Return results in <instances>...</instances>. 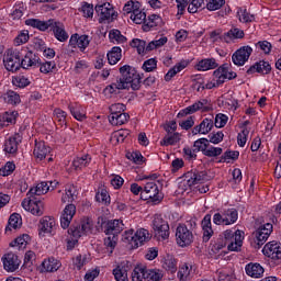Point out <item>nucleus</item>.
<instances>
[{"label": "nucleus", "instance_id": "f257e3e1", "mask_svg": "<svg viewBox=\"0 0 281 281\" xmlns=\"http://www.w3.org/2000/svg\"><path fill=\"white\" fill-rule=\"evenodd\" d=\"M120 74L123 78V85L125 89H133V91H139L142 87V77L137 74L135 68L130 65H124L120 68Z\"/></svg>", "mask_w": 281, "mask_h": 281}, {"label": "nucleus", "instance_id": "f03ea898", "mask_svg": "<svg viewBox=\"0 0 281 281\" xmlns=\"http://www.w3.org/2000/svg\"><path fill=\"white\" fill-rule=\"evenodd\" d=\"M273 233V224L271 223H266L261 225L254 234L250 239V246L254 249H260L262 245L269 240V237Z\"/></svg>", "mask_w": 281, "mask_h": 281}, {"label": "nucleus", "instance_id": "7ed1b4c3", "mask_svg": "<svg viewBox=\"0 0 281 281\" xmlns=\"http://www.w3.org/2000/svg\"><path fill=\"white\" fill-rule=\"evenodd\" d=\"M21 53L12 48L7 49L3 56V65L7 71H19L21 69Z\"/></svg>", "mask_w": 281, "mask_h": 281}, {"label": "nucleus", "instance_id": "20e7f679", "mask_svg": "<svg viewBox=\"0 0 281 281\" xmlns=\"http://www.w3.org/2000/svg\"><path fill=\"white\" fill-rule=\"evenodd\" d=\"M26 196L27 198L22 201V207H24L26 212H31L34 216H43V213L45 212L43 201L38 200L36 196Z\"/></svg>", "mask_w": 281, "mask_h": 281}, {"label": "nucleus", "instance_id": "39448f33", "mask_svg": "<svg viewBox=\"0 0 281 281\" xmlns=\"http://www.w3.org/2000/svg\"><path fill=\"white\" fill-rule=\"evenodd\" d=\"M176 240L179 247H188L194 241V235L186 224H180L176 231Z\"/></svg>", "mask_w": 281, "mask_h": 281}, {"label": "nucleus", "instance_id": "423d86ee", "mask_svg": "<svg viewBox=\"0 0 281 281\" xmlns=\"http://www.w3.org/2000/svg\"><path fill=\"white\" fill-rule=\"evenodd\" d=\"M153 229L157 236H160L162 240H166L170 236V226L168 222L161 217V215H155L153 220Z\"/></svg>", "mask_w": 281, "mask_h": 281}, {"label": "nucleus", "instance_id": "0eeeda50", "mask_svg": "<svg viewBox=\"0 0 281 281\" xmlns=\"http://www.w3.org/2000/svg\"><path fill=\"white\" fill-rule=\"evenodd\" d=\"M94 10L98 16H100V23H102V21H109V19H111L112 21L114 19H117V13H115L113 4L109 2H105L103 4H97Z\"/></svg>", "mask_w": 281, "mask_h": 281}, {"label": "nucleus", "instance_id": "6e6552de", "mask_svg": "<svg viewBox=\"0 0 281 281\" xmlns=\"http://www.w3.org/2000/svg\"><path fill=\"white\" fill-rule=\"evenodd\" d=\"M262 254L266 258H270V260H281V243L280 241H268L263 248Z\"/></svg>", "mask_w": 281, "mask_h": 281}, {"label": "nucleus", "instance_id": "1a4fd4ad", "mask_svg": "<svg viewBox=\"0 0 281 281\" xmlns=\"http://www.w3.org/2000/svg\"><path fill=\"white\" fill-rule=\"evenodd\" d=\"M131 234V240H132V247L134 249H137V247H142L146 240H150V234L147 229L140 228L138 231L128 229V233Z\"/></svg>", "mask_w": 281, "mask_h": 281}, {"label": "nucleus", "instance_id": "9d476101", "mask_svg": "<svg viewBox=\"0 0 281 281\" xmlns=\"http://www.w3.org/2000/svg\"><path fill=\"white\" fill-rule=\"evenodd\" d=\"M102 227L104 228V234L106 236H116L124 231V223L120 220H110L102 222Z\"/></svg>", "mask_w": 281, "mask_h": 281}, {"label": "nucleus", "instance_id": "9b49d317", "mask_svg": "<svg viewBox=\"0 0 281 281\" xmlns=\"http://www.w3.org/2000/svg\"><path fill=\"white\" fill-rule=\"evenodd\" d=\"M187 183L189 188H192V186H196L198 183H205L206 181H210L212 177L207 175V171H190L186 176Z\"/></svg>", "mask_w": 281, "mask_h": 281}, {"label": "nucleus", "instance_id": "f8f14e48", "mask_svg": "<svg viewBox=\"0 0 281 281\" xmlns=\"http://www.w3.org/2000/svg\"><path fill=\"white\" fill-rule=\"evenodd\" d=\"M22 69H36L41 67V57L29 50L21 60Z\"/></svg>", "mask_w": 281, "mask_h": 281}, {"label": "nucleus", "instance_id": "ddd939ff", "mask_svg": "<svg viewBox=\"0 0 281 281\" xmlns=\"http://www.w3.org/2000/svg\"><path fill=\"white\" fill-rule=\"evenodd\" d=\"M3 267L5 271L14 272L16 269H19L21 265V260L19 259V256H16L14 252H9L3 256L2 258Z\"/></svg>", "mask_w": 281, "mask_h": 281}, {"label": "nucleus", "instance_id": "4468645a", "mask_svg": "<svg viewBox=\"0 0 281 281\" xmlns=\"http://www.w3.org/2000/svg\"><path fill=\"white\" fill-rule=\"evenodd\" d=\"M74 216H76V205L74 204L66 205L60 217V225L63 229H67V227L71 225V221H74Z\"/></svg>", "mask_w": 281, "mask_h": 281}, {"label": "nucleus", "instance_id": "2eb2a0df", "mask_svg": "<svg viewBox=\"0 0 281 281\" xmlns=\"http://www.w3.org/2000/svg\"><path fill=\"white\" fill-rule=\"evenodd\" d=\"M50 30L59 43H65L69 38V34H67V31H65V24H63L60 21L54 20Z\"/></svg>", "mask_w": 281, "mask_h": 281}, {"label": "nucleus", "instance_id": "dca6fc26", "mask_svg": "<svg viewBox=\"0 0 281 281\" xmlns=\"http://www.w3.org/2000/svg\"><path fill=\"white\" fill-rule=\"evenodd\" d=\"M145 190L149 195V200L151 201V203H161V201L164 200V194L159 193V187H157V183L147 182L145 184Z\"/></svg>", "mask_w": 281, "mask_h": 281}, {"label": "nucleus", "instance_id": "f3484780", "mask_svg": "<svg viewBox=\"0 0 281 281\" xmlns=\"http://www.w3.org/2000/svg\"><path fill=\"white\" fill-rule=\"evenodd\" d=\"M202 229H203V243H209L212 236H214V231L212 229V215L206 214L202 220Z\"/></svg>", "mask_w": 281, "mask_h": 281}, {"label": "nucleus", "instance_id": "a211bd4d", "mask_svg": "<svg viewBox=\"0 0 281 281\" xmlns=\"http://www.w3.org/2000/svg\"><path fill=\"white\" fill-rule=\"evenodd\" d=\"M238 38H245V31L237 27H233L220 36V41L223 43H232V41H236Z\"/></svg>", "mask_w": 281, "mask_h": 281}, {"label": "nucleus", "instance_id": "6ab92c4d", "mask_svg": "<svg viewBox=\"0 0 281 281\" xmlns=\"http://www.w3.org/2000/svg\"><path fill=\"white\" fill-rule=\"evenodd\" d=\"M26 25H30L31 27H35L36 30H40V32H46V30L52 29V25H54V19H49L47 21H41L38 19H29L25 21Z\"/></svg>", "mask_w": 281, "mask_h": 281}, {"label": "nucleus", "instance_id": "aec40b11", "mask_svg": "<svg viewBox=\"0 0 281 281\" xmlns=\"http://www.w3.org/2000/svg\"><path fill=\"white\" fill-rule=\"evenodd\" d=\"M247 74H262L263 76L271 74V64L265 60L257 61L255 65L249 67Z\"/></svg>", "mask_w": 281, "mask_h": 281}, {"label": "nucleus", "instance_id": "412c9836", "mask_svg": "<svg viewBox=\"0 0 281 281\" xmlns=\"http://www.w3.org/2000/svg\"><path fill=\"white\" fill-rule=\"evenodd\" d=\"M128 265H131V262L123 261L113 270V276L116 281H128Z\"/></svg>", "mask_w": 281, "mask_h": 281}, {"label": "nucleus", "instance_id": "4be33fe9", "mask_svg": "<svg viewBox=\"0 0 281 281\" xmlns=\"http://www.w3.org/2000/svg\"><path fill=\"white\" fill-rule=\"evenodd\" d=\"M233 63L237 67H243L247 63V46H243L237 49L232 56Z\"/></svg>", "mask_w": 281, "mask_h": 281}, {"label": "nucleus", "instance_id": "5701e85b", "mask_svg": "<svg viewBox=\"0 0 281 281\" xmlns=\"http://www.w3.org/2000/svg\"><path fill=\"white\" fill-rule=\"evenodd\" d=\"M244 238H245V233L240 231H236L234 239H232L227 246L228 251H240V247H243Z\"/></svg>", "mask_w": 281, "mask_h": 281}, {"label": "nucleus", "instance_id": "b1692460", "mask_svg": "<svg viewBox=\"0 0 281 281\" xmlns=\"http://www.w3.org/2000/svg\"><path fill=\"white\" fill-rule=\"evenodd\" d=\"M21 136L19 134H15L14 136L9 137L4 143V150L5 153H9L10 155H14L16 150H19V143Z\"/></svg>", "mask_w": 281, "mask_h": 281}, {"label": "nucleus", "instance_id": "393cba45", "mask_svg": "<svg viewBox=\"0 0 281 281\" xmlns=\"http://www.w3.org/2000/svg\"><path fill=\"white\" fill-rule=\"evenodd\" d=\"M52 148H49V146L45 145V142H38L35 143V148L33 150V155L34 157H36V159H45V157H47V155H49Z\"/></svg>", "mask_w": 281, "mask_h": 281}, {"label": "nucleus", "instance_id": "a878e982", "mask_svg": "<svg viewBox=\"0 0 281 281\" xmlns=\"http://www.w3.org/2000/svg\"><path fill=\"white\" fill-rule=\"evenodd\" d=\"M49 190V182H41L36 187L30 189L26 193V196H41L43 194H47Z\"/></svg>", "mask_w": 281, "mask_h": 281}, {"label": "nucleus", "instance_id": "bb28decb", "mask_svg": "<svg viewBox=\"0 0 281 281\" xmlns=\"http://www.w3.org/2000/svg\"><path fill=\"white\" fill-rule=\"evenodd\" d=\"M68 109L75 120H78V122H85V120H87V114L85 113V110H82V106L80 104H69Z\"/></svg>", "mask_w": 281, "mask_h": 281}, {"label": "nucleus", "instance_id": "cd10ccee", "mask_svg": "<svg viewBox=\"0 0 281 281\" xmlns=\"http://www.w3.org/2000/svg\"><path fill=\"white\" fill-rule=\"evenodd\" d=\"M188 67V61H180L176 66L169 69V71L165 75L166 82H170L172 78H175L179 71H183Z\"/></svg>", "mask_w": 281, "mask_h": 281}, {"label": "nucleus", "instance_id": "c85d7f7f", "mask_svg": "<svg viewBox=\"0 0 281 281\" xmlns=\"http://www.w3.org/2000/svg\"><path fill=\"white\" fill-rule=\"evenodd\" d=\"M161 23V16L157 14H151L148 16V19L145 18V22L143 24V31L144 32H150L153 27H157Z\"/></svg>", "mask_w": 281, "mask_h": 281}, {"label": "nucleus", "instance_id": "c756f323", "mask_svg": "<svg viewBox=\"0 0 281 281\" xmlns=\"http://www.w3.org/2000/svg\"><path fill=\"white\" fill-rule=\"evenodd\" d=\"M60 269V262H58L54 257L45 259L42 262V271L50 272L58 271Z\"/></svg>", "mask_w": 281, "mask_h": 281}, {"label": "nucleus", "instance_id": "7c9ffc66", "mask_svg": "<svg viewBox=\"0 0 281 281\" xmlns=\"http://www.w3.org/2000/svg\"><path fill=\"white\" fill-rule=\"evenodd\" d=\"M56 226V221L52 217H43L40 222V232H44V234H52V229Z\"/></svg>", "mask_w": 281, "mask_h": 281}, {"label": "nucleus", "instance_id": "2f4dec72", "mask_svg": "<svg viewBox=\"0 0 281 281\" xmlns=\"http://www.w3.org/2000/svg\"><path fill=\"white\" fill-rule=\"evenodd\" d=\"M247 276H250V278H262L265 276V268L260 263H248Z\"/></svg>", "mask_w": 281, "mask_h": 281}, {"label": "nucleus", "instance_id": "473e14b6", "mask_svg": "<svg viewBox=\"0 0 281 281\" xmlns=\"http://www.w3.org/2000/svg\"><path fill=\"white\" fill-rule=\"evenodd\" d=\"M122 60V48L114 46L111 52L108 53V61L110 65H117Z\"/></svg>", "mask_w": 281, "mask_h": 281}, {"label": "nucleus", "instance_id": "72a5a7b5", "mask_svg": "<svg viewBox=\"0 0 281 281\" xmlns=\"http://www.w3.org/2000/svg\"><path fill=\"white\" fill-rule=\"evenodd\" d=\"M216 67H218V64L214 58L202 59L198 64L199 71H210V69H216Z\"/></svg>", "mask_w": 281, "mask_h": 281}, {"label": "nucleus", "instance_id": "f704fd0d", "mask_svg": "<svg viewBox=\"0 0 281 281\" xmlns=\"http://www.w3.org/2000/svg\"><path fill=\"white\" fill-rule=\"evenodd\" d=\"M240 153L237 150H226L220 158V164H232V161H236Z\"/></svg>", "mask_w": 281, "mask_h": 281}, {"label": "nucleus", "instance_id": "c9c22d12", "mask_svg": "<svg viewBox=\"0 0 281 281\" xmlns=\"http://www.w3.org/2000/svg\"><path fill=\"white\" fill-rule=\"evenodd\" d=\"M162 267L166 269V271H169V273H177V259L170 255H167Z\"/></svg>", "mask_w": 281, "mask_h": 281}, {"label": "nucleus", "instance_id": "e433bc0d", "mask_svg": "<svg viewBox=\"0 0 281 281\" xmlns=\"http://www.w3.org/2000/svg\"><path fill=\"white\" fill-rule=\"evenodd\" d=\"M131 119V115L128 113H120L115 116H109V121L114 124V126H122V124H126L128 120Z\"/></svg>", "mask_w": 281, "mask_h": 281}, {"label": "nucleus", "instance_id": "4c0bfd02", "mask_svg": "<svg viewBox=\"0 0 281 281\" xmlns=\"http://www.w3.org/2000/svg\"><path fill=\"white\" fill-rule=\"evenodd\" d=\"M27 243H30V235L24 234L11 241L10 247H19L20 249H25V247H27Z\"/></svg>", "mask_w": 281, "mask_h": 281}, {"label": "nucleus", "instance_id": "58836bf2", "mask_svg": "<svg viewBox=\"0 0 281 281\" xmlns=\"http://www.w3.org/2000/svg\"><path fill=\"white\" fill-rule=\"evenodd\" d=\"M210 146V140L207 138H199L193 144V153L203 151V155H205V150H207Z\"/></svg>", "mask_w": 281, "mask_h": 281}, {"label": "nucleus", "instance_id": "ea45409f", "mask_svg": "<svg viewBox=\"0 0 281 281\" xmlns=\"http://www.w3.org/2000/svg\"><path fill=\"white\" fill-rule=\"evenodd\" d=\"M179 133H173L170 132L168 135L164 137L161 140V146H175L178 142H180Z\"/></svg>", "mask_w": 281, "mask_h": 281}, {"label": "nucleus", "instance_id": "a19ab883", "mask_svg": "<svg viewBox=\"0 0 281 281\" xmlns=\"http://www.w3.org/2000/svg\"><path fill=\"white\" fill-rule=\"evenodd\" d=\"M91 162V157H89V155H85L82 157H77L74 161H72V166L75 168V170L81 169V168H87V166H89V164Z\"/></svg>", "mask_w": 281, "mask_h": 281}, {"label": "nucleus", "instance_id": "79ce46f5", "mask_svg": "<svg viewBox=\"0 0 281 281\" xmlns=\"http://www.w3.org/2000/svg\"><path fill=\"white\" fill-rule=\"evenodd\" d=\"M161 278H164V273H161V270L147 269L146 268L145 280H147V281H160Z\"/></svg>", "mask_w": 281, "mask_h": 281}, {"label": "nucleus", "instance_id": "37998d69", "mask_svg": "<svg viewBox=\"0 0 281 281\" xmlns=\"http://www.w3.org/2000/svg\"><path fill=\"white\" fill-rule=\"evenodd\" d=\"M4 101L7 102V104L16 105L21 103V95H19V93H16L15 91L9 90L4 94Z\"/></svg>", "mask_w": 281, "mask_h": 281}, {"label": "nucleus", "instance_id": "c03bdc74", "mask_svg": "<svg viewBox=\"0 0 281 281\" xmlns=\"http://www.w3.org/2000/svg\"><path fill=\"white\" fill-rule=\"evenodd\" d=\"M225 67H227V64L220 66L215 71H213V80L220 85L225 82Z\"/></svg>", "mask_w": 281, "mask_h": 281}, {"label": "nucleus", "instance_id": "a18cd8bd", "mask_svg": "<svg viewBox=\"0 0 281 281\" xmlns=\"http://www.w3.org/2000/svg\"><path fill=\"white\" fill-rule=\"evenodd\" d=\"M146 280V267H135L132 272V281Z\"/></svg>", "mask_w": 281, "mask_h": 281}, {"label": "nucleus", "instance_id": "49530a36", "mask_svg": "<svg viewBox=\"0 0 281 281\" xmlns=\"http://www.w3.org/2000/svg\"><path fill=\"white\" fill-rule=\"evenodd\" d=\"M224 218H227L226 225H234L238 221V211L236 209H228L224 211Z\"/></svg>", "mask_w": 281, "mask_h": 281}, {"label": "nucleus", "instance_id": "de8ad7c7", "mask_svg": "<svg viewBox=\"0 0 281 281\" xmlns=\"http://www.w3.org/2000/svg\"><path fill=\"white\" fill-rule=\"evenodd\" d=\"M109 38L112 43H126V36L122 35L120 30L110 31Z\"/></svg>", "mask_w": 281, "mask_h": 281}, {"label": "nucleus", "instance_id": "09e8293b", "mask_svg": "<svg viewBox=\"0 0 281 281\" xmlns=\"http://www.w3.org/2000/svg\"><path fill=\"white\" fill-rule=\"evenodd\" d=\"M131 19L133 20L134 23H136V25H142V23L144 25L146 21V12L137 9L131 14Z\"/></svg>", "mask_w": 281, "mask_h": 281}, {"label": "nucleus", "instance_id": "8fccbe9b", "mask_svg": "<svg viewBox=\"0 0 281 281\" xmlns=\"http://www.w3.org/2000/svg\"><path fill=\"white\" fill-rule=\"evenodd\" d=\"M131 47H134L137 49V53L139 55L146 54V41L139 40V38H134L130 43Z\"/></svg>", "mask_w": 281, "mask_h": 281}, {"label": "nucleus", "instance_id": "3c124183", "mask_svg": "<svg viewBox=\"0 0 281 281\" xmlns=\"http://www.w3.org/2000/svg\"><path fill=\"white\" fill-rule=\"evenodd\" d=\"M21 225H23L21 215L19 213H13L9 217V229H11L10 227H12L13 229H18V227H21Z\"/></svg>", "mask_w": 281, "mask_h": 281}, {"label": "nucleus", "instance_id": "603ef678", "mask_svg": "<svg viewBox=\"0 0 281 281\" xmlns=\"http://www.w3.org/2000/svg\"><path fill=\"white\" fill-rule=\"evenodd\" d=\"M40 71L41 74H52L56 69V63L54 61H40Z\"/></svg>", "mask_w": 281, "mask_h": 281}, {"label": "nucleus", "instance_id": "864d4df0", "mask_svg": "<svg viewBox=\"0 0 281 281\" xmlns=\"http://www.w3.org/2000/svg\"><path fill=\"white\" fill-rule=\"evenodd\" d=\"M68 234H71L74 238H80L81 236H85V231H82V223L72 224L68 229Z\"/></svg>", "mask_w": 281, "mask_h": 281}, {"label": "nucleus", "instance_id": "5fc2aeb1", "mask_svg": "<svg viewBox=\"0 0 281 281\" xmlns=\"http://www.w3.org/2000/svg\"><path fill=\"white\" fill-rule=\"evenodd\" d=\"M122 89H126L123 77H121L120 80L116 81V83H111L110 86H108L105 88V91H109V93H115V91Z\"/></svg>", "mask_w": 281, "mask_h": 281}, {"label": "nucleus", "instance_id": "6e6d98bb", "mask_svg": "<svg viewBox=\"0 0 281 281\" xmlns=\"http://www.w3.org/2000/svg\"><path fill=\"white\" fill-rule=\"evenodd\" d=\"M139 8H140L139 2L130 0L124 5L123 11H125L126 14H134V12L139 10Z\"/></svg>", "mask_w": 281, "mask_h": 281}, {"label": "nucleus", "instance_id": "4d7b16f0", "mask_svg": "<svg viewBox=\"0 0 281 281\" xmlns=\"http://www.w3.org/2000/svg\"><path fill=\"white\" fill-rule=\"evenodd\" d=\"M15 169L16 165H14V162L9 161L4 165V167L0 169V176L10 177V175L13 173Z\"/></svg>", "mask_w": 281, "mask_h": 281}, {"label": "nucleus", "instance_id": "13d9d810", "mask_svg": "<svg viewBox=\"0 0 281 281\" xmlns=\"http://www.w3.org/2000/svg\"><path fill=\"white\" fill-rule=\"evenodd\" d=\"M124 111H126V105L123 103H114L110 106V117H115V115H120V113H124Z\"/></svg>", "mask_w": 281, "mask_h": 281}, {"label": "nucleus", "instance_id": "bf43d9fd", "mask_svg": "<svg viewBox=\"0 0 281 281\" xmlns=\"http://www.w3.org/2000/svg\"><path fill=\"white\" fill-rule=\"evenodd\" d=\"M200 126L202 128V135H207L212 128H214V121L211 119H204L201 123Z\"/></svg>", "mask_w": 281, "mask_h": 281}, {"label": "nucleus", "instance_id": "052dcab7", "mask_svg": "<svg viewBox=\"0 0 281 281\" xmlns=\"http://www.w3.org/2000/svg\"><path fill=\"white\" fill-rule=\"evenodd\" d=\"M30 41V31L23 30L21 33L15 37L14 43L15 45H23Z\"/></svg>", "mask_w": 281, "mask_h": 281}, {"label": "nucleus", "instance_id": "680f3d73", "mask_svg": "<svg viewBox=\"0 0 281 281\" xmlns=\"http://www.w3.org/2000/svg\"><path fill=\"white\" fill-rule=\"evenodd\" d=\"M225 5V0H210L206 4L207 10L215 11L221 10Z\"/></svg>", "mask_w": 281, "mask_h": 281}, {"label": "nucleus", "instance_id": "e2e57ef3", "mask_svg": "<svg viewBox=\"0 0 281 281\" xmlns=\"http://www.w3.org/2000/svg\"><path fill=\"white\" fill-rule=\"evenodd\" d=\"M126 158L130 159V161H134V164H143L144 161V156L139 151H134V153H127Z\"/></svg>", "mask_w": 281, "mask_h": 281}, {"label": "nucleus", "instance_id": "0e129e2a", "mask_svg": "<svg viewBox=\"0 0 281 281\" xmlns=\"http://www.w3.org/2000/svg\"><path fill=\"white\" fill-rule=\"evenodd\" d=\"M144 71L150 72L155 71L157 69V61L155 58H150L144 61L143 64Z\"/></svg>", "mask_w": 281, "mask_h": 281}, {"label": "nucleus", "instance_id": "69168bd1", "mask_svg": "<svg viewBox=\"0 0 281 281\" xmlns=\"http://www.w3.org/2000/svg\"><path fill=\"white\" fill-rule=\"evenodd\" d=\"M224 137H225V134H223V132L211 133L209 135V143L221 144V142H223Z\"/></svg>", "mask_w": 281, "mask_h": 281}, {"label": "nucleus", "instance_id": "338daca9", "mask_svg": "<svg viewBox=\"0 0 281 281\" xmlns=\"http://www.w3.org/2000/svg\"><path fill=\"white\" fill-rule=\"evenodd\" d=\"M227 120H228L227 115L220 113L215 116L214 126L216 128H223L225 124H227Z\"/></svg>", "mask_w": 281, "mask_h": 281}, {"label": "nucleus", "instance_id": "774afa93", "mask_svg": "<svg viewBox=\"0 0 281 281\" xmlns=\"http://www.w3.org/2000/svg\"><path fill=\"white\" fill-rule=\"evenodd\" d=\"M188 276H190V267L184 263L178 271V278L180 281H188Z\"/></svg>", "mask_w": 281, "mask_h": 281}]
</instances>
